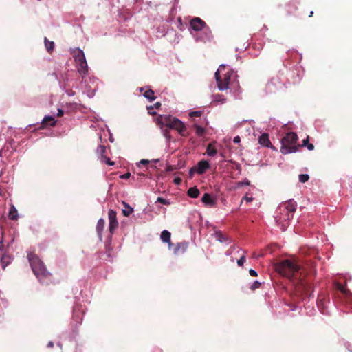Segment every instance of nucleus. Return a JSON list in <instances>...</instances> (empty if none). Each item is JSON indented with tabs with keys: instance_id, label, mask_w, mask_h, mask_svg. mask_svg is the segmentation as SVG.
<instances>
[{
	"instance_id": "c85d7f7f",
	"label": "nucleus",
	"mask_w": 352,
	"mask_h": 352,
	"mask_svg": "<svg viewBox=\"0 0 352 352\" xmlns=\"http://www.w3.org/2000/svg\"><path fill=\"white\" fill-rule=\"evenodd\" d=\"M299 181L302 183H305L306 182H307L309 179V176L308 174H301V175H299Z\"/></svg>"
},
{
	"instance_id": "f257e3e1",
	"label": "nucleus",
	"mask_w": 352,
	"mask_h": 352,
	"mask_svg": "<svg viewBox=\"0 0 352 352\" xmlns=\"http://www.w3.org/2000/svg\"><path fill=\"white\" fill-rule=\"evenodd\" d=\"M236 74L226 65L221 64L215 72V79L219 90L223 91L228 89H237L239 88V82L236 80Z\"/></svg>"
},
{
	"instance_id": "603ef678",
	"label": "nucleus",
	"mask_w": 352,
	"mask_h": 352,
	"mask_svg": "<svg viewBox=\"0 0 352 352\" xmlns=\"http://www.w3.org/2000/svg\"><path fill=\"white\" fill-rule=\"evenodd\" d=\"M153 162H154L155 163H157V162H160V160H159V159H156V160H153Z\"/></svg>"
},
{
	"instance_id": "c9c22d12",
	"label": "nucleus",
	"mask_w": 352,
	"mask_h": 352,
	"mask_svg": "<svg viewBox=\"0 0 352 352\" xmlns=\"http://www.w3.org/2000/svg\"><path fill=\"white\" fill-rule=\"evenodd\" d=\"M149 163V160H142L138 163H137V166H140V165H146Z\"/></svg>"
},
{
	"instance_id": "412c9836",
	"label": "nucleus",
	"mask_w": 352,
	"mask_h": 352,
	"mask_svg": "<svg viewBox=\"0 0 352 352\" xmlns=\"http://www.w3.org/2000/svg\"><path fill=\"white\" fill-rule=\"evenodd\" d=\"M144 97L147 98L150 102L153 101L155 99L154 91L152 89L146 90L144 94Z\"/></svg>"
},
{
	"instance_id": "1a4fd4ad",
	"label": "nucleus",
	"mask_w": 352,
	"mask_h": 352,
	"mask_svg": "<svg viewBox=\"0 0 352 352\" xmlns=\"http://www.w3.org/2000/svg\"><path fill=\"white\" fill-rule=\"evenodd\" d=\"M108 218L109 221V231L110 232L113 233L115 229L118 226V221L116 217V212L111 209L109 210L108 212Z\"/></svg>"
},
{
	"instance_id": "8fccbe9b",
	"label": "nucleus",
	"mask_w": 352,
	"mask_h": 352,
	"mask_svg": "<svg viewBox=\"0 0 352 352\" xmlns=\"http://www.w3.org/2000/svg\"><path fill=\"white\" fill-rule=\"evenodd\" d=\"M154 106L156 107V108H158L160 107V102H157L154 104Z\"/></svg>"
},
{
	"instance_id": "aec40b11",
	"label": "nucleus",
	"mask_w": 352,
	"mask_h": 352,
	"mask_svg": "<svg viewBox=\"0 0 352 352\" xmlns=\"http://www.w3.org/2000/svg\"><path fill=\"white\" fill-rule=\"evenodd\" d=\"M214 237L220 243L226 242L228 241V237L223 235L221 231L215 232Z\"/></svg>"
},
{
	"instance_id": "49530a36",
	"label": "nucleus",
	"mask_w": 352,
	"mask_h": 352,
	"mask_svg": "<svg viewBox=\"0 0 352 352\" xmlns=\"http://www.w3.org/2000/svg\"><path fill=\"white\" fill-rule=\"evenodd\" d=\"M174 182H175V184H179L181 182V179L179 178H175L174 179Z\"/></svg>"
},
{
	"instance_id": "4468645a",
	"label": "nucleus",
	"mask_w": 352,
	"mask_h": 352,
	"mask_svg": "<svg viewBox=\"0 0 352 352\" xmlns=\"http://www.w3.org/2000/svg\"><path fill=\"white\" fill-rule=\"evenodd\" d=\"M12 261V257L8 254H3L1 258V265L2 268L5 270V268L10 265Z\"/></svg>"
},
{
	"instance_id": "58836bf2",
	"label": "nucleus",
	"mask_w": 352,
	"mask_h": 352,
	"mask_svg": "<svg viewBox=\"0 0 352 352\" xmlns=\"http://www.w3.org/2000/svg\"><path fill=\"white\" fill-rule=\"evenodd\" d=\"M249 273H250V276H257L256 271L253 270V269H250L249 270Z\"/></svg>"
},
{
	"instance_id": "f03ea898",
	"label": "nucleus",
	"mask_w": 352,
	"mask_h": 352,
	"mask_svg": "<svg viewBox=\"0 0 352 352\" xmlns=\"http://www.w3.org/2000/svg\"><path fill=\"white\" fill-rule=\"evenodd\" d=\"M296 208V203L292 199L283 202L279 205L274 218L277 225L283 231H285L288 227Z\"/></svg>"
},
{
	"instance_id": "f704fd0d",
	"label": "nucleus",
	"mask_w": 352,
	"mask_h": 352,
	"mask_svg": "<svg viewBox=\"0 0 352 352\" xmlns=\"http://www.w3.org/2000/svg\"><path fill=\"white\" fill-rule=\"evenodd\" d=\"M145 177V175L144 173H137V177H135V175H133L132 177V179L133 180H138V179H141L142 177Z\"/></svg>"
},
{
	"instance_id": "a19ab883",
	"label": "nucleus",
	"mask_w": 352,
	"mask_h": 352,
	"mask_svg": "<svg viewBox=\"0 0 352 352\" xmlns=\"http://www.w3.org/2000/svg\"><path fill=\"white\" fill-rule=\"evenodd\" d=\"M217 100L218 101H220L221 103H224L226 100V99L223 96H219Z\"/></svg>"
},
{
	"instance_id": "ddd939ff",
	"label": "nucleus",
	"mask_w": 352,
	"mask_h": 352,
	"mask_svg": "<svg viewBox=\"0 0 352 352\" xmlns=\"http://www.w3.org/2000/svg\"><path fill=\"white\" fill-rule=\"evenodd\" d=\"M210 167V164L206 160H201L197 164L196 171L199 174L204 173Z\"/></svg>"
},
{
	"instance_id": "37998d69",
	"label": "nucleus",
	"mask_w": 352,
	"mask_h": 352,
	"mask_svg": "<svg viewBox=\"0 0 352 352\" xmlns=\"http://www.w3.org/2000/svg\"><path fill=\"white\" fill-rule=\"evenodd\" d=\"M308 142H309V138H307L306 140H303L302 144V146H305L308 144Z\"/></svg>"
},
{
	"instance_id": "b1692460",
	"label": "nucleus",
	"mask_w": 352,
	"mask_h": 352,
	"mask_svg": "<svg viewBox=\"0 0 352 352\" xmlns=\"http://www.w3.org/2000/svg\"><path fill=\"white\" fill-rule=\"evenodd\" d=\"M242 251V250L236 245L231 246L230 249L226 252V255L230 256L234 252L239 253V252Z\"/></svg>"
},
{
	"instance_id": "39448f33",
	"label": "nucleus",
	"mask_w": 352,
	"mask_h": 352,
	"mask_svg": "<svg viewBox=\"0 0 352 352\" xmlns=\"http://www.w3.org/2000/svg\"><path fill=\"white\" fill-rule=\"evenodd\" d=\"M275 270L282 276L292 278L300 270L298 265L289 259H285L274 266Z\"/></svg>"
},
{
	"instance_id": "a211bd4d",
	"label": "nucleus",
	"mask_w": 352,
	"mask_h": 352,
	"mask_svg": "<svg viewBox=\"0 0 352 352\" xmlns=\"http://www.w3.org/2000/svg\"><path fill=\"white\" fill-rule=\"evenodd\" d=\"M206 153L210 157H213L217 153V148L214 144H209L207 146Z\"/></svg>"
},
{
	"instance_id": "0eeeda50",
	"label": "nucleus",
	"mask_w": 352,
	"mask_h": 352,
	"mask_svg": "<svg viewBox=\"0 0 352 352\" xmlns=\"http://www.w3.org/2000/svg\"><path fill=\"white\" fill-rule=\"evenodd\" d=\"M76 62L78 73L85 76L88 74V65L83 51L80 48H75L72 51Z\"/></svg>"
},
{
	"instance_id": "4c0bfd02",
	"label": "nucleus",
	"mask_w": 352,
	"mask_h": 352,
	"mask_svg": "<svg viewBox=\"0 0 352 352\" xmlns=\"http://www.w3.org/2000/svg\"><path fill=\"white\" fill-rule=\"evenodd\" d=\"M130 177H131V173H126L125 174L120 175V178L123 179H127L130 178Z\"/></svg>"
},
{
	"instance_id": "09e8293b",
	"label": "nucleus",
	"mask_w": 352,
	"mask_h": 352,
	"mask_svg": "<svg viewBox=\"0 0 352 352\" xmlns=\"http://www.w3.org/2000/svg\"><path fill=\"white\" fill-rule=\"evenodd\" d=\"M53 346H54L53 342L50 341L48 342V344H47L48 347H53Z\"/></svg>"
},
{
	"instance_id": "5fc2aeb1",
	"label": "nucleus",
	"mask_w": 352,
	"mask_h": 352,
	"mask_svg": "<svg viewBox=\"0 0 352 352\" xmlns=\"http://www.w3.org/2000/svg\"><path fill=\"white\" fill-rule=\"evenodd\" d=\"M152 108H153V107H152V106H151V107H148V110H149V111H150Z\"/></svg>"
},
{
	"instance_id": "f3484780",
	"label": "nucleus",
	"mask_w": 352,
	"mask_h": 352,
	"mask_svg": "<svg viewBox=\"0 0 352 352\" xmlns=\"http://www.w3.org/2000/svg\"><path fill=\"white\" fill-rule=\"evenodd\" d=\"M104 224H105V222L103 219L100 218L98 221V223L96 225V231L100 237L102 236V233L103 229L104 228Z\"/></svg>"
},
{
	"instance_id": "dca6fc26",
	"label": "nucleus",
	"mask_w": 352,
	"mask_h": 352,
	"mask_svg": "<svg viewBox=\"0 0 352 352\" xmlns=\"http://www.w3.org/2000/svg\"><path fill=\"white\" fill-rule=\"evenodd\" d=\"M9 219L12 220H16L18 219V212L14 205H12L8 214Z\"/></svg>"
},
{
	"instance_id": "c03bdc74",
	"label": "nucleus",
	"mask_w": 352,
	"mask_h": 352,
	"mask_svg": "<svg viewBox=\"0 0 352 352\" xmlns=\"http://www.w3.org/2000/svg\"><path fill=\"white\" fill-rule=\"evenodd\" d=\"M307 148L309 151H312V150H314V146L312 144H307Z\"/></svg>"
},
{
	"instance_id": "6e6552de",
	"label": "nucleus",
	"mask_w": 352,
	"mask_h": 352,
	"mask_svg": "<svg viewBox=\"0 0 352 352\" xmlns=\"http://www.w3.org/2000/svg\"><path fill=\"white\" fill-rule=\"evenodd\" d=\"M163 124L170 129L176 130L182 136H186V127L179 119L170 116H164L162 118Z\"/></svg>"
},
{
	"instance_id": "bb28decb",
	"label": "nucleus",
	"mask_w": 352,
	"mask_h": 352,
	"mask_svg": "<svg viewBox=\"0 0 352 352\" xmlns=\"http://www.w3.org/2000/svg\"><path fill=\"white\" fill-rule=\"evenodd\" d=\"M106 152V147L102 145H100L97 148V153L100 155V160L102 159V156H105L104 153Z\"/></svg>"
},
{
	"instance_id": "ea45409f",
	"label": "nucleus",
	"mask_w": 352,
	"mask_h": 352,
	"mask_svg": "<svg viewBox=\"0 0 352 352\" xmlns=\"http://www.w3.org/2000/svg\"><path fill=\"white\" fill-rule=\"evenodd\" d=\"M233 142H234V143H235V144H239V143H240V142H241V138H240V137H239V135L235 136V137L234 138V139H233Z\"/></svg>"
},
{
	"instance_id": "7c9ffc66",
	"label": "nucleus",
	"mask_w": 352,
	"mask_h": 352,
	"mask_svg": "<svg viewBox=\"0 0 352 352\" xmlns=\"http://www.w3.org/2000/svg\"><path fill=\"white\" fill-rule=\"evenodd\" d=\"M156 202L160 203V204H164V205H170V202L168 200H167V199H166L164 198H162V197H158L157 199Z\"/></svg>"
},
{
	"instance_id": "f8f14e48",
	"label": "nucleus",
	"mask_w": 352,
	"mask_h": 352,
	"mask_svg": "<svg viewBox=\"0 0 352 352\" xmlns=\"http://www.w3.org/2000/svg\"><path fill=\"white\" fill-rule=\"evenodd\" d=\"M170 236L171 234L168 230H163L160 235V239L163 243H166L168 244V248L170 250H172V247L173 245L170 242Z\"/></svg>"
},
{
	"instance_id": "79ce46f5",
	"label": "nucleus",
	"mask_w": 352,
	"mask_h": 352,
	"mask_svg": "<svg viewBox=\"0 0 352 352\" xmlns=\"http://www.w3.org/2000/svg\"><path fill=\"white\" fill-rule=\"evenodd\" d=\"M57 116H62L64 114V111L61 109H58Z\"/></svg>"
},
{
	"instance_id": "9d476101",
	"label": "nucleus",
	"mask_w": 352,
	"mask_h": 352,
	"mask_svg": "<svg viewBox=\"0 0 352 352\" xmlns=\"http://www.w3.org/2000/svg\"><path fill=\"white\" fill-rule=\"evenodd\" d=\"M258 143L263 147L270 148L273 150H276V148L271 144L269 135L266 133H263L260 135L258 138Z\"/></svg>"
},
{
	"instance_id": "cd10ccee",
	"label": "nucleus",
	"mask_w": 352,
	"mask_h": 352,
	"mask_svg": "<svg viewBox=\"0 0 352 352\" xmlns=\"http://www.w3.org/2000/svg\"><path fill=\"white\" fill-rule=\"evenodd\" d=\"M203 112L201 111H190L189 113V117L190 118H194V117H200L201 116Z\"/></svg>"
},
{
	"instance_id": "4be33fe9",
	"label": "nucleus",
	"mask_w": 352,
	"mask_h": 352,
	"mask_svg": "<svg viewBox=\"0 0 352 352\" xmlns=\"http://www.w3.org/2000/svg\"><path fill=\"white\" fill-rule=\"evenodd\" d=\"M199 195V190L196 187L188 189V195L192 198H197Z\"/></svg>"
},
{
	"instance_id": "a878e982",
	"label": "nucleus",
	"mask_w": 352,
	"mask_h": 352,
	"mask_svg": "<svg viewBox=\"0 0 352 352\" xmlns=\"http://www.w3.org/2000/svg\"><path fill=\"white\" fill-rule=\"evenodd\" d=\"M48 122H52L50 125L54 126L56 121L54 120V117L50 116H45L43 120V123L47 124Z\"/></svg>"
},
{
	"instance_id": "9b49d317",
	"label": "nucleus",
	"mask_w": 352,
	"mask_h": 352,
	"mask_svg": "<svg viewBox=\"0 0 352 352\" xmlns=\"http://www.w3.org/2000/svg\"><path fill=\"white\" fill-rule=\"evenodd\" d=\"M201 201L208 207H214L216 205V199L208 193H205L202 196Z\"/></svg>"
},
{
	"instance_id": "473e14b6",
	"label": "nucleus",
	"mask_w": 352,
	"mask_h": 352,
	"mask_svg": "<svg viewBox=\"0 0 352 352\" xmlns=\"http://www.w3.org/2000/svg\"><path fill=\"white\" fill-rule=\"evenodd\" d=\"M245 261V253L241 256L240 258L237 260V264L239 266H242Z\"/></svg>"
},
{
	"instance_id": "20e7f679",
	"label": "nucleus",
	"mask_w": 352,
	"mask_h": 352,
	"mask_svg": "<svg viewBox=\"0 0 352 352\" xmlns=\"http://www.w3.org/2000/svg\"><path fill=\"white\" fill-rule=\"evenodd\" d=\"M298 135L294 132H289L281 140L280 152L283 155L294 153L298 151L300 146L297 143Z\"/></svg>"
},
{
	"instance_id": "5701e85b",
	"label": "nucleus",
	"mask_w": 352,
	"mask_h": 352,
	"mask_svg": "<svg viewBox=\"0 0 352 352\" xmlns=\"http://www.w3.org/2000/svg\"><path fill=\"white\" fill-rule=\"evenodd\" d=\"M181 248H182V252H184L186 249V245H182L180 243H177V245L173 249L174 254H179Z\"/></svg>"
},
{
	"instance_id": "393cba45",
	"label": "nucleus",
	"mask_w": 352,
	"mask_h": 352,
	"mask_svg": "<svg viewBox=\"0 0 352 352\" xmlns=\"http://www.w3.org/2000/svg\"><path fill=\"white\" fill-rule=\"evenodd\" d=\"M45 45L48 52H51L54 48V43L53 41H50L45 38Z\"/></svg>"
},
{
	"instance_id": "2f4dec72",
	"label": "nucleus",
	"mask_w": 352,
	"mask_h": 352,
	"mask_svg": "<svg viewBox=\"0 0 352 352\" xmlns=\"http://www.w3.org/2000/svg\"><path fill=\"white\" fill-rule=\"evenodd\" d=\"M163 135L165 137V138L166 139V141L168 142H169L171 140V135L170 134V132L167 129H164L163 131Z\"/></svg>"
},
{
	"instance_id": "72a5a7b5",
	"label": "nucleus",
	"mask_w": 352,
	"mask_h": 352,
	"mask_svg": "<svg viewBox=\"0 0 352 352\" xmlns=\"http://www.w3.org/2000/svg\"><path fill=\"white\" fill-rule=\"evenodd\" d=\"M261 283L259 281H258V280H255V281H254V282L252 283V284L251 285V286H250V289H251L252 290H254V289H256L258 288V287L261 286Z\"/></svg>"
},
{
	"instance_id": "3c124183",
	"label": "nucleus",
	"mask_w": 352,
	"mask_h": 352,
	"mask_svg": "<svg viewBox=\"0 0 352 352\" xmlns=\"http://www.w3.org/2000/svg\"><path fill=\"white\" fill-rule=\"evenodd\" d=\"M74 95V91H70V92L68 93V96H72Z\"/></svg>"
},
{
	"instance_id": "e433bc0d",
	"label": "nucleus",
	"mask_w": 352,
	"mask_h": 352,
	"mask_svg": "<svg viewBox=\"0 0 352 352\" xmlns=\"http://www.w3.org/2000/svg\"><path fill=\"white\" fill-rule=\"evenodd\" d=\"M243 200L246 201L247 203H250L252 201L253 198L252 197H249L248 195H246L245 197H243Z\"/></svg>"
},
{
	"instance_id": "a18cd8bd",
	"label": "nucleus",
	"mask_w": 352,
	"mask_h": 352,
	"mask_svg": "<svg viewBox=\"0 0 352 352\" xmlns=\"http://www.w3.org/2000/svg\"><path fill=\"white\" fill-rule=\"evenodd\" d=\"M241 185L248 186V185H250V182L248 180L245 179V181L241 182Z\"/></svg>"
},
{
	"instance_id": "423d86ee",
	"label": "nucleus",
	"mask_w": 352,
	"mask_h": 352,
	"mask_svg": "<svg viewBox=\"0 0 352 352\" xmlns=\"http://www.w3.org/2000/svg\"><path fill=\"white\" fill-rule=\"evenodd\" d=\"M190 27L194 31L204 30L203 35L197 38V41L206 42L212 38L211 31L206 27V23L199 17H195L190 22Z\"/></svg>"
},
{
	"instance_id": "c756f323",
	"label": "nucleus",
	"mask_w": 352,
	"mask_h": 352,
	"mask_svg": "<svg viewBox=\"0 0 352 352\" xmlns=\"http://www.w3.org/2000/svg\"><path fill=\"white\" fill-rule=\"evenodd\" d=\"M102 162H104L109 166L114 165V162H111L110 158L106 157V156H102V159L100 160Z\"/></svg>"
},
{
	"instance_id": "de8ad7c7",
	"label": "nucleus",
	"mask_w": 352,
	"mask_h": 352,
	"mask_svg": "<svg viewBox=\"0 0 352 352\" xmlns=\"http://www.w3.org/2000/svg\"><path fill=\"white\" fill-rule=\"evenodd\" d=\"M338 288L340 291H342V292H344V287H343V286H342L341 285H339L338 286Z\"/></svg>"
},
{
	"instance_id": "6ab92c4d",
	"label": "nucleus",
	"mask_w": 352,
	"mask_h": 352,
	"mask_svg": "<svg viewBox=\"0 0 352 352\" xmlns=\"http://www.w3.org/2000/svg\"><path fill=\"white\" fill-rule=\"evenodd\" d=\"M192 127L195 129V133L197 136L201 137L204 135L206 130L204 127L198 125L197 124H194Z\"/></svg>"
},
{
	"instance_id": "7ed1b4c3",
	"label": "nucleus",
	"mask_w": 352,
	"mask_h": 352,
	"mask_svg": "<svg viewBox=\"0 0 352 352\" xmlns=\"http://www.w3.org/2000/svg\"><path fill=\"white\" fill-rule=\"evenodd\" d=\"M28 258L34 274L42 283L47 284L51 277V274L47 272L44 263L34 253L28 252Z\"/></svg>"
},
{
	"instance_id": "2eb2a0df",
	"label": "nucleus",
	"mask_w": 352,
	"mask_h": 352,
	"mask_svg": "<svg viewBox=\"0 0 352 352\" xmlns=\"http://www.w3.org/2000/svg\"><path fill=\"white\" fill-rule=\"evenodd\" d=\"M124 208L122 209V214L124 217H129L133 212V208L131 207L127 203L122 201Z\"/></svg>"
},
{
	"instance_id": "864d4df0",
	"label": "nucleus",
	"mask_w": 352,
	"mask_h": 352,
	"mask_svg": "<svg viewBox=\"0 0 352 352\" xmlns=\"http://www.w3.org/2000/svg\"><path fill=\"white\" fill-rule=\"evenodd\" d=\"M313 14H314V12H313V11H311L310 14H309V16H311L313 15Z\"/></svg>"
}]
</instances>
